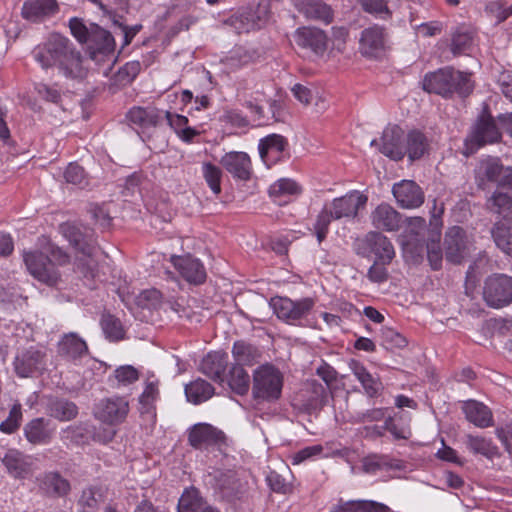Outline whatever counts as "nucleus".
Instances as JSON below:
<instances>
[{"instance_id": "1", "label": "nucleus", "mask_w": 512, "mask_h": 512, "mask_svg": "<svg viewBox=\"0 0 512 512\" xmlns=\"http://www.w3.org/2000/svg\"><path fill=\"white\" fill-rule=\"evenodd\" d=\"M32 54L43 69L56 67L66 78L71 79H82L86 76L80 51L70 39L61 34H51L34 48Z\"/></svg>"}, {"instance_id": "2", "label": "nucleus", "mask_w": 512, "mask_h": 512, "mask_svg": "<svg viewBox=\"0 0 512 512\" xmlns=\"http://www.w3.org/2000/svg\"><path fill=\"white\" fill-rule=\"evenodd\" d=\"M501 139L502 133L496 123V119L488 112L483 111L471 127V131L464 141L465 154H473L485 145L499 143Z\"/></svg>"}, {"instance_id": "3", "label": "nucleus", "mask_w": 512, "mask_h": 512, "mask_svg": "<svg viewBox=\"0 0 512 512\" xmlns=\"http://www.w3.org/2000/svg\"><path fill=\"white\" fill-rule=\"evenodd\" d=\"M283 377L278 369L263 365L253 374L252 393L255 399L274 401L280 398Z\"/></svg>"}, {"instance_id": "4", "label": "nucleus", "mask_w": 512, "mask_h": 512, "mask_svg": "<svg viewBox=\"0 0 512 512\" xmlns=\"http://www.w3.org/2000/svg\"><path fill=\"white\" fill-rule=\"evenodd\" d=\"M331 392L317 380H308L295 394L293 406L306 413L320 411L327 405Z\"/></svg>"}, {"instance_id": "5", "label": "nucleus", "mask_w": 512, "mask_h": 512, "mask_svg": "<svg viewBox=\"0 0 512 512\" xmlns=\"http://www.w3.org/2000/svg\"><path fill=\"white\" fill-rule=\"evenodd\" d=\"M214 480L215 489L221 498L229 503L242 501L248 493V482L232 470H216L210 474Z\"/></svg>"}, {"instance_id": "6", "label": "nucleus", "mask_w": 512, "mask_h": 512, "mask_svg": "<svg viewBox=\"0 0 512 512\" xmlns=\"http://www.w3.org/2000/svg\"><path fill=\"white\" fill-rule=\"evenodd\" d=\"M357 254L362 257L374 255L375 260L390 264L395 257L392 242L382 233L371 231L357 242Z\"/></svg>"}, {"instance_id": "7", "label": "nucleus", "mask_w": 512, "mask_h": 512, "mask_svg": "<svg viewBox=\"0 0 512 512\" xmlns=\"http://www.w3.org/2000/svg\"><path fill=\"white\" fill-rule=\"evenodd\" d=\"M483 298L492 308H502L512 303V277L506 274L489 276L484 284Z\"/></svg>"}, {"instance_id": "8", "label": "nucleus", "mask_w": 512, "mask_h": 512, "mask_svg": "<svg viewBox=\"0 0 512 512\" xmlns=\"http://www.w3.org/2000/svg\"><path fill=\"white\" fill-rule=\"evenodd\" d=\"M62 235L70 244L85 256L92 257L98 249L95 232L83 224L63 223L60 225Z\"/></svg>"}, {"instance_id": "9", "label": "nucleus", "mask_w": 512, "mask_h": 512, "mask_svg": "<svg viewBox=\"0 0 512 512\" xmlns=\"http://www.w3.org/2000/svg\"><path fill=\"white\" fill-rule=\"evenodd\" d=\"M270 306L280 320L288 324H295L309 314L314 306V301L311 298L293 301L287 297L276 296L271 299Z\"/></svg>"}, {"instance_id": "10", "label": "nucleus", "mask_w": 512, "mask_h": 512, "mask_svg": "<svg viewBox=\"0 0 512 512\" xmlns=\"http://www.w3.org/2000/svg\"><path fill=\"white\" fill-rule=\"evenodd\" d=\"M23 260L29 273L40 282L49 286L58 283L60 274L48 255L37 250L28 251L24 252Z\"/></svg>"}, {"instance_id": "11", "label": "nucleus", "mask_w": 512, "mask_h": 512, "mask_svg": "<svg viewBox=\"0 0 512 512\" xmlns=\"http://www.w3.org/2000/svg\"><path fill=\"white\" fill-rule=\"evenodd\" d=\"M129 402L123 396L114 395L101 399L94 408V416L99 421L118 425L125 421L129 413Z\"/></svg>"}, {"instance_id": "12", "label": "nucleus", "mask_w": 512, "mask_h": 512, "mask_svg": "<svg viewBox=\"0 0 512 512\" xmlns=\"http://www.w3.org/2000/svg\"><path fill=\"white\" fill-rule=\"evenodd\" d=\"M472 243L465 230L459 226L449 228L444 238L445 258L453 264H460L470 253Z\"/></svg>"}, {"instance_id": "13", "label": "nucleus", "mask_w": 512, "mask_h": 512, "mask_svg": "<svg viewBox=\"0 0 512 512\" xmlns=\"http://www.w3.org/2000/svg\"><path fill=\"white\" fill-rule=\"evenodd\" d=\"M388 48V33L383 26L373 25L361 32L359 50L362 55L379 58Z\"/></svg>"}, {"instance_id": "14", "label": "nucleus", "mask_w": 512, "mask_h": 512, "mask_svg": "<svg viewBox=\"0 0 512 512\" xmlns=\"http://www.w3.org/2000/svg\"><path fill=\"white\" fill-rule=\"evenodd\" d=\"M404 142L403 130L398 125H389L383 130L380 142L372 140L371 146L377 145L382 154L398 161L405 156Z\"/></svg>"}, {"instance_id": "15", "label": "nucleus", "mask_w": 512, "mask_h": 512, "mask_svg": "<svg viewBox=\"0 0 512 512\" xmlns=\"http://www.w3.org/2000/svg\"><path fill=\"white\" fill-rule=\"evenodd\" d=\"M367 197L358 191L347 193L342 197L333 199L326 203L333 213L334 219L354 218L358 210L365 206Z\"/></svg>"}, {"instance_id": "16", "label": "nucleus", "mask_w": 512, "mask_h": 512, "mask_svg": "<svg viewBox=\"0 0 512 512\" xmlns=\"http://www.w3.org/2000/svg\"><path fill=\"white\" fill-rule=\"evenodd\" d=\"M45 353L35 347H30L15 357L14 370L19 377H29L44 369Z\"/></svg>"}, {"instance_id": "17", "label": "nucleus", "mask_w": 512, "mask_h": 512, "mask_svg": "<svg viewBox=\"0 0 512 512\" xmlns=\"http://www.w3.org/2000/svg\"><path fill=\"white\" fill-rule=\"evenodd\" d=\"M392 193L402 208H417L424 202V194L419 185L411 180H402L393 185Z\"/></svg>"}, {"instance_id": "18", "label": "nucleus", "mask_w": 512, "mask_h": 512, "mask_svg": "<svg viewBox=\"0 0 512 512\" xmlns=\"http://www.w3.org/2000/svg\"><path fill=\"white\" fill-rule=\"evenodd\" d=\"M220 163L235 179L248 181L251 178L252 163L245 152H228L222 156Z\"/></svg>"}, {"instance_id": "19", "label": "nucleus", "mask_w": 512, "mask_h": 512, "mask_svg": "<svg viewBox=\"0 0 512 512\" xmlns=\"http://www.w3.org/2000/svg\"><path fill=\"white\" fill-rule=\"evenodd\" d=\"M294 41L299 47L310 50L315 55H322L327 47V37L318 28H298L294 34Z\"/></svg>"}, {"instance_id": "20", "label": "nucleus", "mask_w": 512, "mask_h": 512, "mask_svg": "<svg viewBox=\"0 0 512 512\" xmlns=\"http://www.w3.org/2000/svg\"><path fill=\"white\" fill-rule=\"evenodd\" d=\"M288 146L286 138L279 134H270L260 139L258 150L262 161L269 167L276 164Z\"/></svg>"}, {"instance_id": "21", "label": "nucleus", "mask_w": 512, "mask_h": 512, "mask_svg": "<svg viewBox=\"0 0 512 512\" xmlns=\"http://www.w3.org/2000/svg\"><path fill=\"white\" fill-rule=\"evenodd\" d=\"M90 57L99 60L114 51V38L111 33L96 24H91L90 39L87 41Z\"/></svg>"}, {"instance_id": "22", "label": "nucleus", "mask_w": 512, "mask_h": 512, "mask_svg": "<svg viewBox=\"0 0 512 512\" xmlns=\"http://www.w3.org/2000/svg\"><path fill=\"white\" fill-rule=\"evenodd\" d=\"M57 12L56 0H25L21 9L22 17L30 22H42Z\"/></svg>"}, {"instance_id": "23", "label": "nucleus", "mask_w": 512, "mask_h": 512, "mask_svg": "<svg viewBox=\"0 0 512 512\" xmlns=\"http://www.w3.org/2000/svg\"><path fill=\"white\" fill-rule=\"evenodd\" d=\"M225 440L222 431L207 423L195 424L189 431L188 441L194 448L218 444Z\"/></svg>"}, {"instance_id": "24", "label": "nucleus", "mask_w": 512, "mask_h": 512, "mask_svg": "<svg viewBox=\"0 0 512 512\" xmlns=\"http://www.w3.org/2000/svg\"><path fill=\"white\" fill-rule=\"evenodd\" d=\"M452 71V68H443L425 75L422 81L423 89L429 93H435L444 97L451 95Z\"/></svg>"}, {"instance_id": "25", "label": "nucleus", "mask_w": 512, "mask_h": 512, "mask_svg": "<svg viewBox=\"0 0 512 512\" xmlns=\"http://www.w3.org/2000/svg\"><path fill=\"white\" fill-rule=\"evenodd\" d=\"M36 482L39 489L50 497L66 496L71 489L69 481L56 471L40 474Z\"/></svg>"}, {"instance_id": "26", "label": "nucleus", "mask_w": 512, "mask_h": 512, "mask_svg": "<svg viewBox=\"0 0 512 512\" xmlns=\"http://www.w3.org/2000/svg\"><path fill=\"white\" fill-rule=\"evenodd\" d=\"M172 262L181 276L190 283L201 284L206 279V270L199 259L190 255L172 257Z\"/></svg>"}, {"instance_id": "27", "label": "nucleus", "mask_w": 512, "mask_h": 512, "mask_svg": "<svg viewBox=\"0 0 512 512\" xmlns=\"http://www.w3.org/2000/svg\"><path fill=\"white\" fill-rule=\"evenodd\" d=\"M371 222L376 229L397 231L401 226V215L389 204L382 203L371 213Z\"/></svg>"}, {"instance_id": "28", "label": "nucleus", "mask_w": 512, "mask_h": 512, "mask_svg": "<svg viewBox=\"0 0 512 512\" xmlns=\"http://www.w3.org/2000/svg\"><path fill=\"white\" fill-rule=\"evenodd\" d=\"M58 354L66 360L76 361L88 354V346L80 336L70 332L58 342Z\"/></svg>"}, {"instance_id": "29", "label": "nucleus", "mask_w": 512, "mask_h": 512, "mask_svg": "<svg viewBox=\"0 0 512 512\" xmlns=\"http://www.w3.org/2000/svg\"><path fill=\"white\" fill-rule=\"evenodd\" d=\"M55 427L45 418L39 417L29 421L24 427L26 439L34 445H43L51 441Z\"/></svg>"}, {"instance_id": "30", "label": "nucleus", "mask_w": 512, "mask_h": 512, "mask_svg": "<svg viewBox=\"0 0 512 512\" xmlns=\"http://www.w3.org/2000/svg\"><path fill=\"white\" fill-rule=\"evenodd\" d=\"M228 364V355L215 351L208 353L201 361L200 371L212 380L222 383Z\"/></svg>"}, {"instance_id": "31", "label": "nucleus", "mask_w": 512, "mask_h": 512, "mask_svg": "<svg viewBox=\"0 0 512 512\" xmlns=\"http://www.w3.org/2000/svg\"><path fill=\"white\" fill-rule=\"evenodd\" d=\"M463 412L466 419L479 428H487L493 425V414L491 409L476 400H468L463 404Z\"/></svg>"}, {"instance_id": "32", "label": "nucleus", "mask_w": 512, "mask_h": 512, "mask_svg": "<svg viewBox=\"0 0 512 512\" xmlns=\"http://www.w3.org/2000/svg\"><path fill=\"white\" fill-rule=\"evenodd\" d=\"M2 462L8 473L16 479L26 478L32 472L30 457L17 450H9L4 455Z\"/></svg>"}, {"instance_id": "33", "label": "nucleus", "mask_w": 512, "mask_h": 512, "mask_svg": "<svg viewBox=\"0 0 512 512\" xmlns=\"http://www.w3.org/2000/svg\"><path fill=\"white\" fill-rule=\"evenodd\" d=\"M295 7L307 19L330 23L332 21V10L330 6L318 0H294Z\"/></svg>"}, {"instance_id": "34", "label": "nucleus", "mask_w": 512, "mask_h": 512, "mask_svg": "<svg viewBox=\"0 0 512 512\" xmlns=\"http://www.w3.org/2000/svg\"><path fill=\"white\" fill-rule=\"evenodd\" d=\"M178 512H219L210 506L201 496L198 489H185L178 502Z\"/></svg>"}, {"instance_id": "35", "label": "nucleus", "mask_w": 512, "mask_h": 512, "mask_svg": "<svg viewBox=\"0 0 512 512\" xmlns=\"http://www.w3.org/2000/svg\"><path fill=\"white\" fill-rule=\"evenodd\" d=\"M403 465L399 460L386 454H369L362 459V470L367 474L375 475L384 470H400Z\"/></svg>"}, {"instance_id": "36", "label": "nucleus", "mask_w": 512, "mask_h": 512, "mask_svg": "<svg viewBox=\"0 0 512 512\" xmlns=\"http://www.w3.org/2000/svg\"><path fill=\"white\" fill-rule=\"evenodd\" d=\"M404 148L409 160H418L428 152L429 141L423 132L413 129L405 137Z\"/></svg>"}, {"instance_id": "37", "label": "nucleus", "mask_w": 512, "mask_h": 512, "mask_svg": "<svg viewBox=\"0 0 512 512\" xmlns=\"http://www.w3.org/2000/svg\"><path fill=\"white\" fill-rule=\"evenodd\" d=\"M127 119L141 129L156 127L160 120V111L155 107H133L127 113Z\"/></svg>"}, {"instance_id": "38", "label": "nucleus", "mask_w": 512, "mask_h": 512, "mask_svg": "<svg viewBox=\"0 0 512 512\" xmlns=\"http://www.w3.org/2000/svg\"><path fill=\"white\" fill-rule=\"evenodd\" d=\"M349 368L361 383L366 395L369 398L377 397L381 390V383L372 376L366 367L359 361L351 360L349 362Z\"/></svg>"}, {"instance_id": "39", "label": "nucleus", "mask_w": 512, "mask_h": 512, "mask_svg": "<svg viewBox=\"0 0 512 512\" xmlns=\"http://www.w3.org/2000/svg\"><path fill=\"white\" fill-rule=\"evenodd\" d=\"M331 512H390V508L372 500H340Z\"/></svg>"}, {"instance_id": "40", "label": "nucleus", "mask_w": 512, "mask_h": 512, "mask_svg": "<svg viewBox=\"0 0 512 512\" xmlns=\"http://www.w3.org/2000/svg\"><path fill=\"white\" fill-rule=\"evenodd\" d=\"M269 196L273 201L279 205L286 203L288 198L293 195H298L301 192L300 186L293 180L282 178L274 182L269 187Z\"/></svg>"}, {"instance_id": "41", "label": "nucleus", "mask_w": 512, "mask_h": 512, "mask_svg": "<svg viewBox=\"0 0 512 512\" xmlns=\"http://www.w3.org/2000/svg\"><path fill=\"white\" fill-rule=\"evenodd\" d=\"M466 447L473 453L482 455L488 459L499 456L498 447L491 439L479 435H467L465 440Z\"/></svg>"}, {"instance_id": "42", "label": "nucleus", "mask_w": 512, "mask_h": 512, "mask_svg": "<svg viewBox=\"0 0 512 512\" xmlns=\"http://www.w3.org/2000/svg\"><path fill=\"white\" fill-rule=\"evenodd\" d=\"M185 394L189 402L200 404L214 395V388L210 383L199 378L185 386Z\"/></svg>"}, {"instance_id": "43", "label": "nucleus", "mask_w": 512, "mask_h": 512, "mask_svg": "<svg viewBox=\"0 0 512 512\" xmlns=\"http://www.w3.org/2000/svg\"><path fill=\"white\" fill-rule=\"evenodd\" d=\"M48 414L59 421H70L78 414L75 403L66 399H52L48 404Z\"/></svg>"}, {"instance_id": "44", "label": "nucleus", "mask_w": 512, "mask_h": 512, "mask_svg": "<svg viewBox=\"0 0 512 512\" xmlns=\"http://www.w3.org/2000/svg\"><path fill=\"white\" fill-rule=\"evenodd\" d=\"M234 365L243 367L251 366L257 362L260 353L256 347L244 341H236L232 348Z\"/></svg>"}, {"instance_id": "45", "label": "nucleus", "mask_w": 512, "mask_h": 512, "mask_svg": "<svg viewBox=\"0 0 512 512\" xmlns=\"http://www.w3.org/2000/svg\"><path fill=\"white\" fill-rule=\"evenodd\" d=\"M503 169L504 167L499 158L490 157L481 161L477 172V178L480 181V185L484 180L497 182L502 175Z\"/></svg>"}, {"instance_id": "46", "label": "nucleus", "mask_w": 512, "mask_h": 512, "mask_svg": "<svg viewBox=\"0 0 512 512\" xmlns=\"http://www.w3.org/2000/svg\"><path fill=\"white\" fill-rule=\"evenodd\" d=\"M491 234L496 246L507 255L512 256V231L505 221L497 222L492 228Z\"/></svg>"}, {"instance_id": "47", "label": "nucleus", "mask_w": 512, "mask_h": 512, "mask_svg": "<svg viewBox=\"0 0 512 512\" xmlns=\"http://www.w3.org/2000/svg\"><path fill=\"white\" fill-rule=\"evenodd\" d=\"M228 385L238 395H245L250 387V377L246 370L233 365L229 371Z\"/></svg>"}, {"instance_id": "48", "label": "nucleus", "mask_w": 512, "mask_h": 512, "mask_svg": "<svg viewBox=\"0 0 512 512\" xmlns=\"http://www.w3.org/2000/svg\"><path fill=\"white\" fill-rule=\"evenodd\" d=\"M388 408L376 407L363 411H354L349 413L348 422L351 424H365L380 422L385 418Z\"/></svg>"}, {"instance_id": "49", "label": "nucleus", "mask_w": 512, "mask_h": 512, "mask_svg": "<svg viewBox=\"0 0 512 512\" xmlns=\"http://www.w3.org/2000/svg\"><path fill=\"white\" fill-rule=\"evenodd\" d=\"M202 176L211 191L218 195L221 193L222 170L211 162H203L201 167Z\"/></svg>"}, {"instance_id": "50", "label": "nucleus", "mask_w": 512, "mask_h": 512, "mask_svg": "<svg viewBox=\"0 0 512 512\" xmlns=\"http://www.w3.org/2000/svg\"><path fill=\"white\" fill-rule=\"evenodd\" d=\"M101 327L106 338L110 341H118L124 337V329L120 320L113 315H104L101 319Z\"/></svg>"}, {"instance_id": "51", "label": "nucleus", "mask_w": 512, "mask_h": 512, "mask_svg": "<svg viewBox=\"0 0 512 512\" xmlns=\"http://www.w3.org/2000/svg\"><path fill=\"white\" fill-rule=\"evenodd\" d=\"M332 220H335L333 213H331L330 208L325 203L322 210L317 215L313 226L319 243H321L326 238L329 231V225Z\"/></svg>"}, {"instance_id": "52", "label": "nucleus", "mask_w": 512, "mask_h": 512, "mask_svg": "<svg viewBox=\"0 0 512 512\" xmlns=\"http://www.w3.org/2000/svg\"><path fill=\"white\" fill-rule=\"evenodd\" d=\"M159 396V380L153 373L149 374L145 380V388L139 397V402L143 406H150Z\"/></svg>"}, {"instance_id": "53", "label": "nucleus", "mask_w": 512, "mask_h": 512, "mask_svg": "<svg viewBox=\"0 0 512 512\" xmlns=\"http://www.w3.org/2000/svg\"><path fill=\"white\" fill-rule=\"evenodd\" d=\"M101 501V494L94 487L82 491L79 499V506L82 512H96Z\"/></svg>"}, {"instance_id": "54", "label": "nucleus", "mask_w": 512, "mask_h": 512, "mask_svg": "<svg viewBox=\"0 0 512 512\" xmlns=\"http://www.w3.org/2000/svg\"><path fill=\"white\" fill-rule=\"evenodd\" d=\"M382 345L389 350L400 349L406 346L407 341L403 335L391 327L381 329Z\"/></svg>"}, {"instance_id": "55", "label": "nucleus", "mask_w": 512, "mask_h": 512, "mask_svg": "<svg viewBox=\"0 0 512 512\" xmlns=\"http://www.w3.org/2000/svg\"><path fill=\"white\" fill-rule=\"evenodd\" d=\"M453 83L452 84V93L457 92L460 96L465 97L469 95L473 90V83L471 80V76L468 73L452 71Z\"/></svg>"}, {"instance_id": "56", "label": "nucleus", "mask_w": 512, "mask_h": 512, "mask_svg": "<svg viewBox=\"0 0 512 512\" xmlns=\"http://www.w3.org/2000/svg\"><path fill=\"white\" fill-rule=\"evenodd\" d=\"M488 205L492 212L501 215L512 208V197L508 193L495 191L488 200Z\"/></svg>"}, {"instance_id": "57", "label": "nucleus", "mask_w": 512, "mask_h": 512, "mask_svg": "<svg viewBox=\"0 0 512 512\" xmlns=\"http://www.w3.org/2000/svg\"><path fill=\"white\" fill-rule=\"evenodd\" d=\"M161 292L157 289L142 291L136 298V303L142 309H156L161 304Z\"/></svg>"}, {"instance_id": "58", "label": "nucleus", "mask_w": 512, "mask_h": 512, "mask_svg": "<svg viewBox=\"0 0 512 512\" xmlns=\"http://www.w3.org/2000/svg\"><path fill=\"white\" fill-rule=\"evenodd\" d=\"M114 377L118 387L128 386L139 379V371L132 365H123L114 370Z\"/></svg>"}, {"instance_id": "59", "label": "nucleus", "mask_w": 512, "mask_h": 512, "mask_svg": "<svg viewBox=\"0 0 512 512\" xmlns=\"http://www.w3.org/2000/svg\"><path fill=\"white\" fill-rule=\"evenodd\" d=\"M22 419V409L20 404H14L10 409L9 415L6 420L2 421L0 424V430L5 433H13L15 432L19 426L20 421Z\"/></svg>"}, {"instance_id": "60", "label": "nucleus", "mask_w": 512, "mask_h": 512, "mask_svg": "<svg viewBox=\"0 0 512 512\" xmlns=\"http://www.w3.org/2000/svg\"><path fill=\"white\" fill-rule=\"evenodd\" d=\"M472 44L470 33L457 30L452 37L451 51L453 54H461L469 49Z\"/></svg>"}, {"instance_id": "61", "label": "nucleus", "mask_w": 512, "mask_h": 512, "mask_svg": "<svg viewBox=\"0 0 512 512\" xmlns=\"http://www.w3.org/2000/svg\"><path fill=\"white\" fill-rule=\"evenodd\" d=\"M64 178L67 183L83 186L86 184L84 169L76 164L70 163L64 172Z\"/></svg>"}, {"instance_id": "62", "label": "nucleus", "mask_w": 512, "mask_h": 512, "mask_svg": "<svg viewBox=\"0 0 512 512\" xmlns=\"http://www.w3.org/2000/svg\"><path fill=\"white\" fill-rule=\"evenodd\" d=\"M69 28L72 35L80 42L87 43L90 39L91 26L87 27L79 18H72L69 21Z\"/></svg>"}, {"instance_id": "63", "label": "nucleus", "mask_w": 512, "mask_h": 512, "mask_svg": "<svg viewBox=\"0 0 512 512\" xmlns=\"http://www.w3.org/2000/svg\"><path fill=\"white\" fill-rule=\"evenodd\" d=\"M388 264H384L379 260H375L367 272V278L373 283H383L388 280L389 273L386 268Z\"/></svg>"}, {"instance_id": "64", "label": "nucleus", "mask_w": 512, "mask_h": 512, "mask_svg": "<svg viewBox=\"0 0 512 512\" xmlns=\"http://www.w3.org/2000/svg\"><path fill=\"white\" fill-rule=\"evenodd\" d=\"M485 12L496 20L497 23H502L507 20L505 11V3L502 0H493L486 4Z\"/></svg>"}]
</instances>
